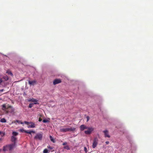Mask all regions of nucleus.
<instances>
[{"label": "nucleus", "mask_w": 153, "mask_h": 153, "mask_svg": "<svg viewBox=\"0 0 153 153\" xmlns=\"http://www.w3.org/2000/svg\"><path fill=\"white\" fill-rule=\"evenodd\" d=\"M103 132L104 134L105 137H110V136L109 134L108 131L107 130H105L103 131Z\"/></svg>", "instance_id": "obj_6"}, {"label": "nucleus", "mask_w": 153, "mask_h": 153, "mask_svg": "<svg viewBox=\"0 0 153 153\" xmlns=\"http://www.w3.org/2000/svg\"><path fill=\"white\" fill-rule=\"evenodd\" d=\"M25 132L30 134H31L32 132L33 133H35V131H25Z\"/></svg>", "instance_id": "obj_15"}, {"label": "nucleus", "mask_w": 153, "mask_h": 153, "mask_svg": "<svg viewBox=\"0 0 153 153\" xmlns=\"http://www.w3.org/2000/svg\"><path fill=\"white\" fill-rule=\"evenodd\" d=\"M48 120H43V122H45V123H46V122H48Z\"/></svg>", "instance_id": "obj_28"}, {"label": "nucleus", "mask_w": 153, "mask_h": 153, "mask_svg": "<svg viewBox=\"0 0 153 153\" xmlns=\"http://www.w3.org/2000/svg\"><path fill=\"white\" fill-rule=\"evenodd\" d=\"M16 121L17 122H18V123H20L21 124H22V123H22V122H21V121H20V120H16Z\"/></svg>", "instance_id": "obj_26"}, {"label": "nucleus", "mask_w": 153, "mask_h": 153, "mask_svg": "<svg viewBox=\"0 0 153 153\" xmlns=\"http://www.w3.org/2000/svg\"><path fill=\"white\" fill-rule=\"evenodd\" d=\"M105 143H106V144H109V141H106Z\"/></svg>", "instance_id": "obj_35"}, {"label": "nucleus", "mask_w": 153, "mask_h": 153, "mask_svg": "<svg viewBox=\"0 0 153 153\" xmlns=\"http://www.w3.org/2000/svg\"><path fill=\"white\" fill-rule=\"evenodd\" d=\"M20 131L22 132H25V131H26V130H24V129H21L20 130Z\"/></svg>", "instance_id": "obj_31"}, {"label": "nucleus", "mask_w": 153, "mask_h": 153, "mask_svg": "<svg viewBox=\"0 0 153 153\" xmlns=\"http://www.w3.org/2000/svg\"><path fill=\"white\" fill-rule=\"evenodd\" d=\"M87 130L85 131L84 132L85 134H91V132H92V131H93L94 128L92 127H87Z\"/></svg>", "instance_id": "obj_5"}, {"label": "nucleus", "mask_w": 153, "mask_h": 153, "mask_svg": "<svg viewBox=\"0 0 153 153\" xmlns=\"http://www.w3.org/2000/svg\"><path fill=\"white\" fill-rule=\"evenodd\" d=\"M86 128H87V126L84 125H82L80 126V128L81 131H83L85 129H86Z\"/></svg>", "instance_id": "obj_12"}, {"label": "nucleus", "mask_w": 153, "mask_h": 153, "mask_svg": "<svg viewBox=\"0 0 153 153\" xmlns=\"http://www.w3.org/2000/svg\"><path fill=\"white\" fill-rule=\"evenodd\" d=\"M84 150L85 152H87V149L86 147H84Z\"/></svg>", "instance_id": "obj_29"}, {"label": "nucleus", "mask_w": 153, "mask_h": 153, "mask_svg": "<svg viewBox=\"0 0 153 153\" xmlns=\"http://www.w3.org/2000/svg\"><path fill=\"white\" fill-rule=\"evenodd\" d=\"M60 131L61 132H67V131H68V128H62L60 129Z\"/></svg>", "instance_id": "obj_11"}, {"label": "nucleus", "mask_w": 153, "mask_h": 153, "mask_svg": "<svg viewBox=\"0 0 153 153\" xmlns=\"http://www.w3.org/2000/svg\"><path fill=\"white\" fill-rule=\"evenodd\" d=\"M49 152H50V150H48L47 149H46V148L44 149L43 151V153H47Z\"/></svg>", "instance_id": "obj_17"}, {"label": "nucleus", "mask_w": 153, "mask_h": 153, "mask_svg": "<svg viewBox=\"0 0 153 153\" xmlns=\"http://www.w3.org/2000/svg\"><path fill=\"white\" fill-rule=\"evenodd\" d=\"M42 119H41V118H39V121H41L42 120Z\"/></svg>", "instance_id": "obj_36"}, {"label": "nucleus", "mask_w": 153, "mask_h": 153, "mask_svg": "<svg viewBox=\"0 0 153 153\" xmlns=\"http://www.w3.org/2000/svg\"><path fill=\"white\" fill-rule=\"evenodd\" d=\"M61 82V79H55L54 81H53V84L55 85H56V84H58V83H59Z\"/></svg>", "instance_id": "obj_7"}, {"label": "nucleus", "mask_w": 153, "mask_h": 153, "mask_svg": "<svg viewBox=\"0 0 153 153\" xmlns=\"http://www.w3.org/2000/svg\"><path fill=\"white\" fill-rule=\"evenodd\" d=\"M64 148L67 149V150H69L70 148L68 145H67L65 146L64 147Z\"/></svg>", "instance_id": "obj_24"}, {"label": "nucleus", "mask_w": 153, "mask_h": 153, "mask_svg": "<svg viewBox=\"0 0 153 153\" xmlns=\"http://www.w3.org/2000/svg\"><path fill=\"white\" fill-rule=\"evenodd\" d=\"M98 139L97 137H95L93 140V143L92 146L93 148H95L97 147L98 143Z\"/></svg>", "instance_id": "obj_3"}, {"label": "nucleus", "mask_w": 153, "mask_h": 153, "mask_svg": "<svg viewBox=\"0 0 153 153\" xmlns=\"http://www.w3.org/2000/svg\"><path fill=\"white\" fill-rule=\"evenodd\" d=\"M86 118L87 119V121H88L89 120V117H88V116H87V117H86Z\"/></svg>", "instance_id": "obj_32"}, {"label": "nucleus", "mask_w": 153, "mask_h": 153, "mask_svg": "<svg viewBox=\"0 0 153 153\" xmlns=\"http://www.w3.org/2000/svg\"><path fill=\"white\" fill-rule=\"evenodd\" d=\"M14 147L15 144H11L8 145V149L9 150H12L14 148Z\"/></svg>", "instance_id": "obj_10"}, {"label": "nucleus", "mask_w": 153, "mask_h": 153, "mask_svg": "<svg viewBox=\"0 0 153 153\" xmlns=\"http://www.w3.org/2000/svg\"><path fill=\"white\" fill-rule=\"evenodd\" d=\"M50 140H51V141H52V142H55L54 140V139L53 138L52 136H50Z\"/></svg>", "instance_id": "obj_23"}, {"label": "nucleus", "mask_w": 153, "mask_h": 153, "mask_svg": "<svg viewBox=\"0 0 153 153\" xmlns=\"http://www.w3.org/2000/svg\"><path fill=\"white\" fill-rule=\"evenodd\" d=\"M76 128H73V127H71L70 128H68V131H73L74 132L75 131Z\"/></svg>", "instance_id": "obj_13"}, {"label": "nucleus", "mask_w": 153, "mask_h": 153, "mask_svg": "<svg viewBox=\"0 0 153 153\" xmlns=\"http://www.w3.org/2000/svg\"><path fill=\"white\" fill-rule=\"evenodd\" d=\"M36 81H29L28 83L30 85H34L36 83Z\"/></svg>", "instance_id": "obj_14"}, {"label": "nucleus", "mask_w": 153, "mask_h": 153, "mask_svg": "<svg viewBox=\"0 0 153 153\" xmlns=\"http://www.w3.org/2000/svg\"><path fill=\"white\" fill-rule=\"evenodd\" d=\"M3 78L5 80H7L9 79L8 76H3Z\"/></svg>", "instance_id": "obj_20"}, {"label": "nucleus", "mask_w": 153, "mask_h": 153, "mask_svg": "<svg viewBox=\"0 0 153 153\" xmlns=\"http://www.w3.org/2000/svg\"><path fill=\"white\" fill-rule=\"evenodd\" d=\"M2 109L4 111H5L7 113L13 112L15 110L13 107L11 105L8 104L7 105L5 104L2 105Z\"/></svg>", "instance_id": "obj_1"}, {"label": "nucleus", "mask_w": 153, "mask_h": 153, "mask_svg": "<svg viewBox=\"0 0 153 153\" xmlns=\"http://www.w3.org/2000/svg\"><path fill=\"white\" fill-rule=\"evenodd\" d=\"M28 101H29V102H34L33 103L34 104H38L37 100H36V99L33 98L29 99ZM33 103V104H34Z\"/></svg>", "instance_id": "obj_9"}, {"label": "nucleus", "mask_w": 153, "mask_h": 153, "mask_svg": "<svg viewBox=\"0 0 153 153\" xmlns=\"http://www.w3.org/2000/svg\"><path fill=\"white\" fill-rule=\"evenodd\" d=\"M0 140H1V139H0Z\"/></svg>", "instance_id": "obj_37"}, {"label": "nucleus", "mask_w": 153, "mask_h": 153, "mask_svg": "<svg viewBox=\"0 0 153 153\" xmlns=\"http://www.w3.org/2000/svg\"><path fill=\"white\" fill-rule=\"evenodd\" d=\"M3 82V79H1V78H0V85H1V83L2 82Z\"/></svg>", "instance_id": "obj_30"}, {"label": "nucleus", "mask_w": 153, "mask_h": 153, "mask_svg": "<svg viewBox=\"0 0 153 153\" xmlns=\"http://www.w3.org/2000/svg\"><path fill=\"white\" fill-rule=\"evenodd\" d=\"M47 147L48 148L50 149H52L53 148V147L50 146H49V145Z\"/></svg>", "instance_id": "obj_27"}, {"label": "nucleus", "mask_w": 153, "mask_h": 153, "mask_svg": "<svg viewBox=\"0 0 153 153\" xmlns=\"http://www.w3.org/2000/svg\"><path fill=\"white\" fill-rule=\"evenodd\" d=\"M25 123L28 125V127L29 128H33L35 127V124L33 122H28L27 121H25L24 122Z\"/></svg>", "instance_id": "obj_4"}, {"label": "nucleus", "mask_w": 153, "mask_h": 153, "mask_svg": "<svg viewBox=\"0 0 153 153\" xmlns=\"http://www.w3.org/2000/svg\"><path fill=\"white\" fill-rule=\"evenodd\" d=\"M33 103H30L28 106V107L30 108H31L33 107Z\"/></svg>", "instance_id": "obj_25"}, {"label": "nucleus", "mask_w": 153, "mask_h": 153, "mask_svg": "<svg viewBox=\"0 0 153 153\" xmlns=\"http://www.w3.org/2000/svg\"><path fill=\"white\" fill-rule=\"evenodd\" d=\"M43 137V134L39 133H38L36 134L34 138L35 140H42Z\"/></svg>", "instance_id": "obj_2"}, {"label": "nucleus", "mask_w": 153, "mask_h": 153, "mask_svg": "<svg viewBox=\"0 0 153 153\" xmlns=\"http://www.w3.org/2000/svg\"><path fill=\"white\" fill-rule=\"evenodd\" d=\"M0 121L1 122H6L7 121L5 119L2 118V119H1Z\"/></svg>", "instance_id": "obj_16"}, {"label": "nucleus", "mask_w": 153, "mask_h": 153, "mask_svg": "<svg viewBox=\"0 0 153 153\" xmlns=\"http://www.w3.org/2000/svg\"><path fill=\"white\" fill-rule=\"evenodd\" d=\"M67 144V142H64V143H63L62 144V145H66V144Z\"/></svg>", "instance_id": "obj_33"}, {"label": "nucleus", "mask_w": 153, "mask_h": 153, "mask_svg": "<svg viewBox=\"0 0 153 153\" xmlns=\"http://www.w3.org/2000/svg\"><path fill=\"white\" fill-rule=\"evenodd\" d=\"M6 73H7L8 74H10L11 76H13V75L12 73V72H11V71H7Z\"/></svg>", "instance_id": "obj_18"}, {"label": "nucleus", "mask_w": 153, "mask_h": 153, "mask_svg": "<svg viewBox=\"0 0 153 153\" xmlns=\"http://www.w3.org/2000/svg\"><path fill=\"white\" fill-rule=\"evenodd\" d=\"M0 134L1 137H3L4 135L5 134V133L4 132H2V131H0Z\"/></svg>", "instance_id": "obj_22"}, {"label": "nucleus", "mask_w": 153, "mask_h": 153, "mask_svg": "<svg viewBox=\"0 0 153 153\" xmlns=\"http://www.w3.org/2000/svg\"><path fill=\"white\" fill-rule=\"evenodd\" d=\"M16 138L14 137V136L13 135L11 137V141L13 142V144H14V147L16 146Z\"/></svg>", "instance_id": "obj_8"}, {"label": "nucleus", "mask_w": 153, "mask_h": 153, "mask_svg": "<svg viewBox=\"0 0 153 153\" xmlns=\"http://www.w3.org/2000/svg\"><path fill=\"white\" fill-rule=\"evenodd\" d=\"M12 134L14 136H16L18 134V133L16 132H12Z\"/></svg>", "instance_id": "obj_21"}, {"label": "nucleus", "mask_w": 153, "mask_h": 153, "mask_svg": "<svg viewBox=\"0 0 153 153\" xmlns=\"http://www.w3.org/2000/svg\"><path fill=\"white\" fill-rule=\"evenodd\" d=\"M4 91V89H1V90H0V92H2V91Z\"/></svg>", "instance_id": "obj_34"}, {"label": "nucleus", "mask_w": 153, "mask_h": 153, "mask_svg": "<svg viewBox=\"0 0 153 153\" xmlns=\"http://www.w3.org/2000/svg\"><path fill=\"white\" fill-rule=\"evenodd\" d=\"M8 148V145H6L5 146H4L3 149L4 151H6Z\"/></svg>", "instance_id": "obj_19"}]
</instances>
